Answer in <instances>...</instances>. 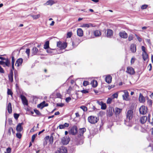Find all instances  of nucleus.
Listing matches in <instances>:
<instances>
[{
	"mask_svg": "<svg viewBox=\"0 0 153 153\" xmlns=\"http://www.w3.org/2000/svg\"><path fill=\"white\" fill-rule=\"evenodd\" d=\"M10 64V61L6 54L1 55V65L4 67H9Z\"/></svg>",
	"mask_w": 153,
	"mask_h": 153,
	"instance_id": "1",
	"label": "nucleus"
},
{
	"mask_svg": "<svg viewBox=\"0 0 153 153\" xmlns=\"http://www.w3.org/2000/svg\"><path fill=\"white\" fill-rule=\"evenodd\" d=\"M133 112L132 110H128L126 114V119L125 120V123L126 125H128L129 123H131V120L133 118Z\"/></svg>",
	"mask_w": 153,
	"mask_h": 153,
	"instance_id": "2",
	"label": "nucleus"
},
{
	"mask_svg": "<svg viewBox=\"0 0 153 153\" xmlns=\"http://www.w3.org/2000/svg\"><path fill=\"white\" fill-rule=\"evenodd\" d=\"M99 120L98 117L94 116H90L88 117V122L91 124H95L97 123Z\"/></svg>",
	"mask_w": 153,
	"mask_h": 153,
	"instance_id": "3",
	"label": "nucleus"
},
{
	"mask_svg": "<svg viewBox=\"0 0 153 153\" xmlns=\"http://www.w3.org/2000/svg\"><path fill=\"white\" fill-rule=\"evenodd\" d=\"M86 131V129L85 128H80L77 131V137L80 139H81L83 137V134Z\"/></svg>",
	"mask_w": 153,
	"mask_h": 153,
	"instance_id": "4",
	"label": "nucleus"
},
{
	"mask_svg": "<svg viewBox=\"0 0 153 153\" xmlns=\"http://www.w3.org/2000/svg\"><path fill=\"white\" fill-rule=\"evenodd\" d=\"M141 49L143 51L142 54L143 59L144 61H145L148 58V55L146 51V48L144 46H142Z\"/></svg>",
	"mask_w": 153,
	"mask_h": 153,
	"instance_id": "5",
	"label": "nucleus"
},
{
	"mask_svg": "<svg viewBox=\"0 0 153 153\" xmlns=\"http://www.w3.org/2000/svg\"><path fill=\"white\" fill-rule=\"evenodd\" d=\"M77 126L74 125L71 128L69 132L72 135H75L77 133Z\"/></svg>",
	"mask_w": 153,
	"mask_h": 153,
	"instance_id": "6",
	"label": "nucleus"
},
{
	"mask_svg": "<svg viewBox=\"0 0 153 153\" xmlns=\"http://www.w3.org/2000/svg\"><path fill=\"white\" fill-rule=\"evenodd\" d=\"M126 72L130 75H133L135 73L134 68L131 66L127 67Z\"/></svg>",
	"mask_w": 153,
	"mask_h": 153,
	"instance_id": "7",
	"label": "nucleus"
},
{
	"mask_svg": "<svg viewBox=\"0 0 153 153\" xmlns=\"http://www.w3.org/2000/svg\"><path fill=\"white\" fill-rule=\"evenodd\" d=\"M67 44L66 42L62 43L61 41L58 42L57 43V46L61 49H63L66 48L67 46Z\"/></svg>",
	"mask_w": 153,
	"mask_h": 153,
	"instance_id": "8",
	"label": "nucleus"
},
{
	"mask_svg": "<svg viewBox=\"0 0 153 153\" xmlns=\"http://www.w3.org/2000/svg\"><path fill=\"white\" fill-rule=\"evenodd\" d=\"M147 108L145 106H141L139 109V111L140 114H145L147 112Z\"/></svg>",
	"mask_w": 153,
	"mask_h": 153,
	"instance_id": "9",
	"label": "nucleus"
},
{
	"mask_svg": "<svg viewBox=\"0 0 153 153\" xmlns=\"http://www.w3.org/2000/svg\"><path fill=\"white\" fill-rule=\"evenodd\" d=\"M70 138L67 136L64 137L62 140L61 142L64 145H67L70 141Z\"/></svg>",
	"mask_w": 153,
	"mask_h": 153,
	"instance_id": "10",
	"label": "nucleus"
},
{
	"mask_svg": "<svg viewBox=\"0 0 153 153\" xmlns=\"http://www.w3.org/2000/svg\"><path fill=\"white\" fill-rule=\"evenodd\" d=\"M119 36L123 39H126L128 37V34L125 31H122L119 33Z\"/></svg>",
	"mask_w": 153,
	"mask_h": 153,
	"instance_id": "11",
	"label": "nucleus"
},
{
	"mask_svg": "<svg viewBox=\"0 0 153 153\" xmlns=\"http://www.w3.org/2000/svg\"><path fill=\"white\" fill-rule=\"evenodd\" d=\"M114 32L110 29H107L106 30V36L108 38H111L113 35Z\"/></svg>",
	"mask_w": 153,
	"mask_h": 153,
	"instance_id": "12",
	"label": "nucleus"
},
{
	"mask_svg": "<svg viewBox=\"0 0 153 153\" xmlns=\"http://www.w3.org/2000/svg\"><path fill=\"white\" fill-rule=\"evenodd\" d=\"M122 91L124 93V94H123L122 96L123 100L126 101L128 100H129L128 98L129 93L128 91L126 90H124Z\"/></svg>",
	"mask_w": 153,
	"mask_h": 153,
	"instance_id": "13",
	"label": "nucleus"
},
{
	"mask_svg": "<svg viewBox=\"0 0 153 153\" xmlns=\"http://www.w3.org/2000/svg\"><path fill=\"white\" fill-rule=\"evenodd\" d=\"M44 139L46 141L49 140V142L50 144H52L53 142V137L52 135L50 137L48 135L46 136L45 137Z\"/></svg>",
	"mask_w": 153,
	"mask_h": 153,
	"instance_id": "14",
	"label": "nucleus"
},
{
	"mask_svg": "<svg viewBox=\"0 0 153 153\" xmlns=\"http://www.w3.org/2000/svg\"><path fill=\"white\" fill-rule=\"evenodd\" d=\"M20 98L23 104L25 105H28V101L25 96L23 95H21Z\"/></svg>",
	"mask_w": 153,
	"mask_h": 153,
	"instance_id": "15",
	"label": "nucleus"
},
{
	"mask_svg": "<svg viewBox=\"0 0 153 153\" xmlns=\"http://www.w3.org/2000/svg\"><path fill=\"white\" fill-rule=\"evenodd\" d=\"M59 153H67V149L66 147L62 146L58 150Z\"/></svg>",
	"mask_w": 153,
	"mask_h": 153,
	"instance_id": "16",
	"label": "nucleus"
},
{
	"mask_svg": "<svg viewBox=\"0 0 153 153\" xmlns=\"http://www.w3.org/2000/svg\"><path fill=\"white\" fill-rule=\"evenodd\" d=\"M122 111V109L117 107L115 108L114 114L116 117L119 116Z\"/></svg>",
	"mask_w": 153,
	"mask_h": 153,
	"instance_id": "17",
	"label": "nucleus"
},
{
	"mask_svg": "<svg viewBox=\"0 0 153 153\" xmlns=\"http://www.w3.org/2000/svg\"><path fill=\"white\" fill-rule=\"evenodd\" d=\"M48 105V104L47 103H46L45 101H43L40 104L37 105V107L40 108L42 109L45 107H46Z\"/></svg>",
	"mask_w": 153,
	"mask_h": 153,
	"instance_id": "18",
	"label": "nucleus"
},
{
	"mask_svg": "<svg viewBox=\"0 0 153 153\" xmlns=\"http://www.w3.org/2000/svg\"><path fill=\"white\" fill-rule=\"evenodd\" d=\"M23 123H19L17 125L16 128V130L19 132H21L23 129V128L22 126Z\"/></svg>",
	"mask_w": 153,
	"mask_h": 153,
	"instance_id": "19",
	"label": "nucleus"
},
{
	"mask_svg": "<svg viewBox=\"0 0 153 153\" xmlns=\"http://www.w3.org/2000/svg\"><path fill=\"white\" fill-rule=\"evenodd\" d=\"M112 108L109 107L108 109L107 110V116L111 117L113 115V113L112 111Z\"/></svg>",
	"mask_w": 153,
	"mask_h": 153,
	"instance_id": "20",
	"label": "nucleus"
},
{
	"mask_svg": "<svg viewBox=\"0 0 153 153\" xmlns=\"http://www.w3.org/2000/svg\"><path fill=\"white\" fill-rule=\"evenodd\" d=\"M8 78L9 81L12 82L13 81V73L12 69L10 71V73L8 75Z\"/></svg>",
	"mask_w": 153,
	"mask_h": 153,
	"instance_id": "21",
	"label": "nucleus"
},
{
	"mask_svg": "<svg viewBox=\"0 0 153 153\" xmlns=\"http://www.w3.org/2000/svg\"><path fill=\"white\" fill-rule=\"evenodd\" d=\"M130 50L133 53H134L136 51V46L134 44H132L130 46Z\"/></svg>",
	"mask_w": 153,
	"mask_h": 153,
	"instance_id": "22",
	"label": "nucleus"
},
{
	"mask_svg": "<svg viewBox=\"0 0 153 153\" xmlns=\"http://www.w3.org/2000/svg\"><path fill=\"white\" fill-rule=\"evenodd\" d=\"M147 120V117L146 116H143L140 117V122L142 124H144L146 123Z\"/></svg>",
	"mask_w": 153,
	"mask_h": 153,
	"instance_id": "23",
	"label": "nucleus"
},
{
	"mask_svg": "<svg viewBox=\"0 0 153 153\" xmlns=\"http://www.w3.org/2000/svg\"><path fill=\"white\" fill-rule=\"evenodd\" d=\"M23 61V59L22 58L18 59L16 62V65H17V66L18 67L20 65H21Z\"/></svg>",
	"mask_w": 153,
	"mask_h": 153,
	"instance_id": "24",
	"label": "nucleus"
},
{
	"mask_svg": "<svg viewBox=\"0 0 153 153\" xmlns=\"http://www.w3.org/2000/svg\"><path fill=\"white\" fill-rule=\"evenodd\" d=\"M112 78V77L111 75H109L106 76L105 80L107 83H110L111 82Z\"/></svg>",
	"mask_w": 153,
	"mask_h": 153,
	"instance_id": "25",
	"label": "nucleus"
},
{
	"mask_svg": "<svg viewBox=\"0 0 153 153\" xmlns=\"http://www.w3.org/2000/svg\"><path fill=\"white\" fill-rule=\"evenodd\" d=\"M139 100L140 102L143 103L145 102V98L141 93L139 94Z\"/></svg>",
	"mask_w": 153,
	"mask_h": 153,
	"instance_id": "26",
	"label": "nucleus"
},
{
	"mask_svg": "<svg viewBox=\"0 0 153 153\" xmlns=\"http://www.w3.org/2000/svg\"><path fill=\"white\" fill-rule=\"evenodd\" d=\"M7 110L9 114H11L12 111V105L11 102H9L7 106Z\"/></svg>",
	"mask_w": 153,
	"mask_h": 153,
	"instance_id": "27",
	"label": "nucleus"
},
{
	"mask_svg": "<svg viewBox=\"0 0 153 153\" xmlns=\"http://www.w3.org/2000/svg\"><path fill=\"white\" fill-rule=\"evenodd\" d=\"M77 35L80 36H82L83 35V32L81 28H78L77 31Z\"/></svg>",
	"mask_w": 153,
	"mask_h": 153,
	"instance_id": "28",
	"label": "nucleus"
},
{
	"mask_svg": "<svg viewBox=\"0 0 153 153\" xmlns=\"http://www.w3.org/2000/svg\"><path fill=\"white\" fill-rule=\"evenodd\" d=\"M38 50L36 47H33L32 49V53L33 55H35L38 52Z\"/></svg>",
	"mask_w": 153,
	"mask_h": 153,
	"instance_id": "29",
	"label": "nucleus"
},
{
	"mask_svg": "<svg viewBox=\"0 0 153 153\" xmlns=\"http://www.w3.org/2000/svg\"><path fill=\"white\" fill-rule=\"evenodd\" d=\"M56 2L54 1L53 0H49L47 1L46 4L47 5H52L56 3Z\"/></svg>",
	"mask_w": 153,
	"mask_h": 153,
	"instance_id": "30",
	"label": "nucleus"
},
{
	"mask_svg": "<svg viewBox=\"0 0 153 153\" xmlns=\"http://www.w3.org/2000/svg\"><path fill=\"white\" fill-rule=\"evenodd\" d=\"M91 84L93 87H96L98 85L97 82V80H93L91 82Z\"/></svg>",
	"mask_w": 153,
	"mask_h": 153,
	"instance_id": "31",
	"label": "nucleus"
},
{
	"mask_svg": "<svg viewBox=\"0 0 153 153\" xmlns=\"http://www.w3.org/2000/svg\"><path fill=\"white\" fill-rule=\"evenodd\" d=\"M94 34L95 36H98L101 35V32L98 30H96L94 31Z\"/></svg>",
	"mask_w": 153,
	"mask_h": 153,
	"instance_id": "32",
	"label": "nucleus"
},
{
	"mask_svg": "<svg viewBox=\"0 0 153 153\" xmlns=\"http://www.w3.org/2000/svg\"><path fill=\"white\" fill-rule=\"evenodd\" d=\"M49 42L48 41L46 42L44 45V48L45 49H47L49 48Z\"/></svg>",
	"mask_w": 153,
	"mask_h": 153,
	"instance_id": "33",
	"label": "nucleus"
},
{
	"mask_svg": "<svg viewBox=\"0 0 153 153\" xmlns=\"http://www.w3.org/2000/svg\"><path fill=\"white\" fill-rule=\"evenodd\" d=\"M134 39V35L132 34H130L128 38V41L130 42L131 41L133 40Z\"/></svg>",
	"mask_w": 153,
	"mask_h": 153,
	"instance_id": "34",
	"label": "nucleus"
},
{
	"mask_svg": "<svg viewBox=\"0 0 153 153\" xmlns=\"http://www.w3.org/2000/svg\"><path fill=\"white\" fill-rule=\"evenodd\" d=\"M91 26H92V25L91 24H83L81 26L82 27H87L88 28Z\"/></svg>",
	"mask_w": 153,
	"mask_h": 153,
	"instance_id": "35",
	"label": "nucleus"
},
{
	"mask_svg": "<svg viewBox=\"0 0 153 153\" xmlns=\"http://www.w3.org/2000/svg\"><path fill=\"white\" fill-rule=\"evenodd\" d=\"M31 16L34 19H36L39 18L40 16V14H38L36 15H32Z\"/></svg>",
	"mask_w": 153,
	"mask_h": 153,
	"instance_id": "36",
	"label": "nucleus"
},
{
	"mask_svg": "<svg viewBox=\"0 0 153 153\" xmlns=\"http://www.w3.org/2000/svg\"><path fill=\"white\" fill-rule=\"evenodd\" d=\"M13 94V92L11 89L9 88L7 89V94L8 95H10L11 97H12Z\"/></svg>",
	"mask_w": 153,
	"mask_h": 153,
	"instance_id": "37",
	"label": "nucleus"
},
{
	"mask_svg": "<svg viewBox=\"0 0 153 153\" xmlns=\"http://www.w3.org/2000/svg\"><path fill=\"white\" fill-rule=\"evenodd\" d=\"M11 131H12L13 132V133H14V131H13V129L11 127H10L9 128L8 131L7 133H8V134H9V135H11Z\"/></svg>",
	"mask_w": 153,
	"mask_h": 153,
	"instance_id": "38",
	"label": "nucleus"
},
{
	"mask_svg": "<svg viewBox=\"0 0 153 153\" xmlns=\"http://www.w3.org/2000/svg\"><path fill=\"white\" fill-rule=\"evenodd\" d=\"M101 106V108L102 110H105L106 108V105L105 103H104L103 102Z\"/></svg>",
	"mask_w": 153,
	"mask_h": 153,
	"instance_id": "39",
	"label": "nucleus"
},
{
	"mask_svg": "<svg viewBox=\"0 0 153 153\" xmlns=\"http://www.w3.org/2000/svg\"><path fill=\"white\" fill-rule=\"evenodd\" d=\"M118 93L117 92L113 94L111 96L112 99H114L115 98H117L118 96Z\"/></svg>",
	"mask_w": 153,
	"mask_h": 153,
	"instance_id": "40",
	"label": "nucleus"
},
{
	"mask_svg": "<svg viewBox=\"0 0 153 153\" xmlns=\"http://www.w3.org/2000/svg\"><path fill=\"white\" fill-rule=\"evenodd\" d=\"M19 116V114L17 113H14V117L16 120H18Z\"/></svg>",
	"mask_w": 153,
	"mask_h": 153,
	"instance_id": "41",
	"label": "nucleus"
},
{
	"mask_svg": "<svg viewBox=\"0 0 153 153\" xmlns=\"http://www.w3.org/2000/svg\"><path fill=\"white\" fill-rule=\"evenodd\" d=\"M80 108L85 111H87L88 110L87 107L86 106H81L80 107Z\"/></svg>",
	"mask_w": 153,
	"mask_h": 153,
	"instance_id": "42",
	"label": "nucleus"
},
{
	"mask_svg": "<svg viewBox=\"0 0 153 153\" xmlns=\"http://www.w3.org/2000/svg\"><path fill=\"white\" fill-rule=\"evenodd\" d=\"M56 96L57 98L61 99L62 97V95L60 93H57L56 94Z\"/></svg>",
	"mask_w": 153,
	"mask_h": 153,
	"instance_id": "43",
	"label": "nucleus"
},
{
	"mask_svg": "<svg viewBox=\"0 0 153 153\" xmlns=\"http://www.w3.org/2000/svg\"><path fill=\"white\" fill-rule=\"evenodd\" d=\"M112 101V99L111 98H108L106 102L107 104H110L111 103Z\"/></svg>",
	"mask_w": 153,
	"mask_h": 153,
	"instance_id": "44",
	"label": "nucleus"
},
{
	"mask_svg": "<svg viewBox=\"0 0 153 153\" xmlns=\"http://www.w3.org/2000/svg\"><path fill=\"white\" fill-rule=\"evenodd\" d=\"M76 40H74L72 42L73 46L74 47L76 46L79 44V43L78 42L76 43Z\"/></svg>",
	"mask_w": 153,
	"mask_h": 153,
	"instance_id": "45",
	"label": "nucleus"
},
{
	"mask_svg": "<svg viewBox=\"0 0 153 153\" xmlns=\"http://www.w3.org/2000/svg\"><path fill=\"white\" fill-rule=\"evenodd\" d=\"M72 35L71 32H68L67 33V38H70Z\"/></svg>",
	"mask_w": 153,
	"mask_h": 153,
	"instance_id": "46",
	"label": "nucleus"
},
{
	"mask_svg": "<svg viewBox=\"0 0 153 153\" xmlns=\"http://www.w3.org/2000/svg\"><path fill=\"white\" fill-rule=\"evenodd\" d=\"M89 84V82L87 81H84L83 83V85L84 86H86Z\"/></svg>",
	"mask_w": 153,
	"mask_h": 153,
	"instance_id": "47",
	"label": "nucleus"
},
{
	"mask_svg": "<svg viewBox=\"0 0 153 153\" xmlns=\"http://www.w3.org/2000/svg\"><path fill=\"white\" fill-rule=\"evenodd\" d=\"M22 135L20 133H17L16 134V137L19 138L20 139L21 138Z\"/></svg>",
	"mask_w": 153,
	"mask_h": 153,
	"instance_id": "48",
	"label": "nucleus"
},
{
	"mask_svg": "<svg viewBox=\"0 0 153 153\" xmlns=\"http://www.w3.org/2000/svg\"><path fill=\"white\" fill-rule=\"evenodd\" d=\"M135 60V58L134 57H133L131 60V65H132L134 62V61Z\"/></svg>",
	"mask_w": 153,
	"mask_h": 153,
	"instance_id": "49",
	"label": "nucleus"
},
{
	"mask_svg": "<svg viewBox=\"0 0 153 153\" xmlns=\"http://www.w3.org/2000/svg\"><path fill=\"white\" fill-rule=\"evenodd\" d=\"M135 36L136 37L137 39V40L139 42H141L142 41V39L139 36H138L136 34H135Z\"/></svg>",
	"mask_w": 153,
	"mask_h": 153,
	"instance_id": "50",
	"label": "nucleus"
},
{
	"mask_svg": "<svg viewBox=\"0 0 153 153\" xmlns=\"http://www.w3.org/2000/svg\"><path fill=\"white\" fill-rule=\"evenodd\" d=\"M37 136L36 134H34L32 135V138H31V141L32 142H33L34 141L35 138L36 137V136Z\"/></svg>",
	"mask_w": 153,
	"mask_h": 153,
	"instance_id": "51",
	"label": "nucleus"
},
{
	"mask_svg": "<svg viewBox=\"0 0 153 153\" xmlns=\"http://www.w3.org/2000/svg\"><path fill=\"white\" fill-rule=\"evenodd\" d=\"M11 150V148L8 147L6 149V152H5V153H10Z\"/></svg>",
	"mask_w": 153,
	"mask_h": 153,
	"instance_id": "52",
	"label": "nucleus"
},
{
	"mask_svg": "<svg viewBox=\"0 0 153 153\" xmlns=\"http://www.w3.org/2000/svg\"><path fill=\"white\" fill-rule=\"evenodd\" d=\"M148 6L147 5H143L141 6V9L143 10L146 9L147 7Z\"/></svg>",
	"mask_w": 153,
	"mask_h": 153,
	"instance_id": "53",
	"label": "nucleus"
},
{
	"mask_svg": "<svg viewBox=\"0 0 153 153\" xmlns=\"http://www.w3.org/2000/svg\"><path fill=\"white\" fill-rule=\"evenodd\" d=\"M34 112L37 114V115H40L41 113H40V112H39V111L37 110H36V109H34Z\"/></svg>",
	"mask_w": 153,
	"mask_h": 153,
	"instance_id": "54",
	"label": "nucleus"
},
{
	"mask_svg": "<svg viewBox=\"0 0 153 153\" xmlns=\"http://www.w3.org/2000/svg\"><path fill=\"white\" fill-rule=\"evenodd\" d=\"M81 92L83 94H87L88 93V90L85 89L81 91Z\"/></svg>",
	"mask_w": 153,
	"mask_h": 153,
	"instance_id": "55",
	"label": "nucleus"
},
{
	"mask_svg": "<svg viewBox=\"0 0 153 153\" xmlns=\"http://www.w3.org/2000/svg\"><path fill=\"white\" fill-rule=\"evenodd\" d=\"M15 62L14 57V56H12V64H14Z\"/></svg>",
	"mask_w": 153,
	"mask_h": 153,
	"instance_id": "56",
	"label": "nucleus"
},
{
	"mask_svg": "<svg viewBox=\"0 0 153 153\" xmlns=\"http://www.w3.org/2000/svg\"><path fill=\"white\" fill-rule=\"evenodd\" d=\"M64 105V104L62 103H57L56 105L57 106H59L60 107H62Z\"/></svg>",
	"mask_w": 153,
	"mask_h": 153,
	"instance_id": "57",
	"label": "nucleus"
},
{
	"mask_svg": "<svg viewBox=\"0 0 153 153\" xmlns=\"http://www.w3.org/2000/svg\"><path fill=\"white\" fill-rule=\"evenodd\" d=\"M26 53L29 56L30 53V49L29 48L27 49L26 51Z\"/></svg>",
	"mask_w": 153,
	"mask_h": 153,
	"instance_id": "58",
	"label": "nucleus"
},
{
	"mask_svg": "<svg viewBox=\"0 0 153 153\" xmlns=\"http://www.w3.org/2000/svg\"><path fill=\"white\" fill-rule=\"evenodd\" d=\"M71 99L70 97H68L66 98L65 101L67 102H68L70 101L71 100Z\"/></svg>",
	"mask_w": 153,
	"mask_h": 153,
	"instance_id": "59",
	"label": "nucleus"
},
{
	"mask_svg": "<svg viewBox=\"0 0 153 153\" xmlns=\"http://www.w3.org/2000/svg\"><path fill=\"white\" fill-rule=\"evenodd\" d=\"M59 128L60 129H63V128H65V127L64 126V125H62V124L59 125Z\"/></svg>",
	"mask_w": 153,
	"mask_h": 153,
	"instance_id": "60",
	"label": "nucleus"
},
{
	"mask_svg": "<svg viewBox=\"0 0 153 153\" xmlns=\"http://www.w3.org/2000/svg\"><path fill=\"white\" fill-rule=\"evenodd\" d=\"M148 103L150 105H152V101L151 100H148Z\"/></svg>",
	"mask_w": 153,
	"mask_h": 153,
	"instance_id": "61",
	"label": "nucleus"
},
{
	"mask_svg": "<svg viewBox=\"0 0 153 153\" xmlns=\"http://www.w3.org/2000/svg\"><path fill=\"white\" fill-rule=\"evenodd\" d=\"M103 102L102 101H97V103L100 105H101Z\"/></svg>",
	"mask_w": 153,
	"mask_h": 153,
	"instance_id": "62",
	"label": "nucleus"
},
{
	"mask_svg": "<svg viewBox=\"0 0 153 153\" xmlns=\"http://www.w3.org/2000/svg\"><path fill=\"white\" fill-rule=\"evenodd\" d=\"M52 50L51 49H48L47 51V52L48 53H52V52L51 51Z\"/></svg>",
	"mask_w": 153,
	"mask_h": 153,
	"instance_id": "63",
	"label": "nucleus"
},
{
	"mask_svg": "<svg viewBox=\"0 0 153 153\" xmlns=\"http://www.w3.org/2000/svg\"><path fill=\"white\" fill-rule=\"evenodd\" d=\"M64 125V126L65 128V127H68L69 126V124L68 123H65V124Z\"/></svg>",
	"mask_w": 153,
	"mask_h": 153,
	"instance_id": "64",
	"label": "nucleus"
}]
</instances>
